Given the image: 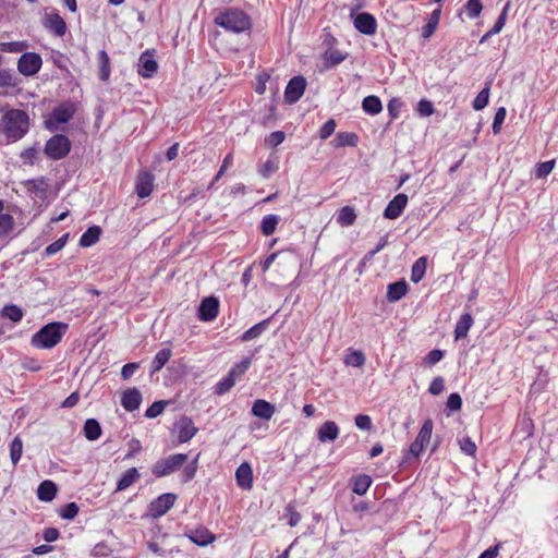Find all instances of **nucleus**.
Returning <instances> with one entry per match:
<instances>
[{"mask_svg": "<svg viewBox=\"0 0 558 558\" xmlns=\"http://www.w3.org/2000/svg\"><path fill=\"white\" fill-rule=\"evenodd\" d=\"M167 405L166 401H155L145 412L147 418H155L160 415Z\"/></svg>", "mask_w": 558, "mask_h": 558, "instance_id": "obj_53", "label": "nucleus"}, {"mask_svg": "<svg viewBox=\"0 0 558 558\" xmlns=\"http://www.w3.org/2000/svg\"><path fill=\"white\" fill-rule=\"evenodd\" d=\"M416 111L421 117H429L434 113L435 109L433 102L424 98L417 102Z\"/></svg>", "mask_w": 558, "mask_h": 558, "instance_id": "obj_52", "label": "nucleus"}, {"mask_svg": "<svg viewBox=\"0 0 558 558\" xmlns=\"http://www.w3.org/2000/svg\"><path fill=\"white\" fill-rule=\"evenodd\" d=\"M441 11L440 9H435L428 16L427 23L422 27L421 35L423 38H429L434 32L436 31L439 20H440Z\"/></svg>", "mask_w": 558, "mask_h": 558, "instance_id": "obj_31", "label": "nucleus"}, {"mask_svg": "<svg viewBox=\"0 0 558 558\" xmlns=\"http://www.w3.org/2000/svg\"><path fill=\"white\" fill-rule=\"evenodd\" d=\"M349 53L339 49V47H328L320 49L319 63L316 64V71L324 73L326 71L337 68L340 63L347 60Z\"/></svg>", "mask_w": 558, "mask_h": 558, "instance_id": "obj_5", "label": "nucleus"}, {"mask_svg": "<svg viewBox=\"0 0 558 558\" xmlns=\"http://www.w3.org/2000/svg\"><path fill=\"white\" fill-rule=\"evenodd\" d=\"M355 219H356L355 210L350 206L342 207L338 211L337 217H336L337 222L341 227H349V226L353 225Z\"/></svg>", "mask_w": 558, "mask_h": 558, "instance_id": "obj_37", "label": "nucleus"}, {"mask_svg": "<svg viewBox=\"0 0 558 558\" xmlns=\"http://www.w3.org/2000/svg\"><path fill=\"white\" fill-rule=\"evenodd\" d=\"M460 449L466 456H474L476 452V445L470 437H463L460 441Z\"/></svg>", "mask_w": 558, "mask_h": 558, "instance_id": "obj_56", "label": "nucleus"}, {"mask_svg": "<svg viewBox=\"0 0 558 558\" xmlns=\"http://www.w3.org/2000/svg\"><path fill=\"white\" fill-rule=\"evenodd\" d=\"M57 485L49 480L41 482L37 488V498L40 501H52L57 494Z\"/></svg>", "mask_w": 558, "mask_h": 558, "instance_id": "obj_28", "label": "nucleus"}, {"mask_svg": "<svg viewBox=\"0 0 558 558\" xmlns=\"http://www.w3.org/2000/svg\"><path fill=\"white\" fill-rule=\"evenodd\" d=\"M175 428L178 430L179 442L181 444L191 440L197 433V428L194 426L192 418L189 416H182L175 423Z\"/></svg>", "mask_w": 558, "mask_h": 558, "instance_id": "obj_17", "label": "nucleus"}, {"mask_svg": "<svg viewBox=\"0 0 558 558\" xmlns=\"http://www.w3.org/2000/svg\"><path fill=\"white\" fill-rule=\"evenodd\" d=\"M43 25L58 37H62L66 33V23L54 9L45 13Z\"/></svg>", "mask_w": 558, "mask_h": 558, "instance_id": "obj_12", "label": "nucleus"}, {"mask_svg": "<svg viewBox=\"0 0 558 558\" xmlns=\"http://www.w3.org/2000/svg\"><path fill=\"white\" fill-rule=\"evenodd\" d=\"M307 82L302 75L292 77L284 90V101L289 105L295 104L303 96Z\"/></svg>", "mask_w": 558, "mask_h": 558, "instance_id": "obj_11", "label": "nucleus"}, {"mask_svg": "<svg viewBox=\"0 0 558 558\" xmlns=\"http://www.w3.org/2000/svg\"><path fill=\"white\" fill-rule=\"evenodd\" d=\"M362 109L367 114H378L383 110L381 100L375 95L366 96L362 101Z\"/></svg>", "mask_w": 558, "mask_h": 558, "instance_id": "obj_34", "label": "nucleus"}, {"mask_svg": "<svg viewBox=\"0 0 558 558\" xmlns=\"http://www.w3.org/2000/svg\"><path fill=\"white\" fill-rule=\"evenodd\" d=\"M251 360L245 359L241 361L240 363L235 364L229 372V374H232V376L235 378L238 376L243 375L250 367Z\"/></svg>", "mask_w": 558, "mask_h": 558, "instance_id": "obj_60", "label": "nucleus"}, {"mask_svg": "<svg viewBox=\"0 0 558 558\" xmlns=\"http://www.w3.org/2000/svg\"><path fill=\"white\" fill-rule=\"evenodd\" d=\"M68 236H69L68 233L63 234L60 239H58L54 242H52L51 244H49L45 248L46 254L48 256H50V255H53V254L58 253L59 251H61L66 243Z\"/></svg>", "mask_w": 558, "mask_h": 558, "instance_id": "obj_54", "label": "nucleus"}, {"mask_svg": "<svg viewBox=\"0 0 558 558\" xmlns=\"http://www.w3.org/2000/svg\"><path fill=\"white\" fill-rule=\"evenodd\" d=\"M339 427L333 421L325 422L317 430V438L322 442H330L338 438Z\"/></svg>", "mask_w": 558, "mask_h": 558, "instance_id": "obj_22", "label": "nucleus"}, {"mask_svg": "<svg viewBox=\"0 0 558 558\" xmlns=\"http://www.w3.org/2000/svg\"><path fill=\"white\" fill-rule=\"evenodd\" d=\"M359 143V136L354 132H339L331 141V145L339 147H355Z\"/></svg>", "mask_w": 558, "mask_h": 558, "instance_id": "obj_27", "label": "nucleus"}, {"mask_svg": "<svg viewBox=\"0 0 558 558\" xmlns=\"http://www.w3.org/2000/svg\"><path fill=\"white\" fill-rule=\"evenodd\" d=\"M187 456L185 453H175L169 456L166 459L157 461L153 468L151 473L156 477H163L179 470L186 461Z\"/></svg>", "mask_w": 558, "mask_h": 558, "instance_id": "obj_6", "label": "nucleus"}, {"mask_svg": "<svg viewBox=\"0 0 558 558\" xmlns=\"http://www.w3.org/2000/svg\"><path fill=\"white\" fill-rule=\"evenodd\" d=\"M66 330L68 325L64 323H49L33 335L31 343L37 349H51L61 341Z\"/></svg>", "mask_w": 558, "mask_h": 558, "instance_id": "obj_3", "label": "nucleus"}, {"mask_svg": "<svg viewBox=\"0 0 558 558\" xmlns=\"http://www.w3.org/2000/svg\"><path fill=\"white\" fill-rule=\"evenodd\" d=\"M37 154L38 151L36 148L29 147L21 153V159L24 163L33 165L35 162V159L37 158Z\"/></svg>", "mask_w": 558, "mask_h": 558, "instance_id": "obj_64", "label": "nucleus"}, {"mask_svg": "<svg viewBox=\"0 0 558 558\" xmlns=\"http://www.w3.org/2000/svg\"><path fill=\"white\" fill-rule=\"evenodd\" d=\"M3 202L0 201V238L8 236L14 230V218L3 213Z\"/></svg>", "mask_w": 558, "mask_h": 558, "instance_id": "obj_33", "label": "nucleus"}, {"mask_svg": "<svg viewBox=\"0 0 558 558\" xmlns=\"http://www.w3.org/2000/svg\"><path fill=\"white\" fill-rule=\"evenodd\" d=\"M372 482L373 480L369 475L359 474L357 476H354L352 480V492L359 496H363L371 487Z\"/></svg>", "mask_w": 558, "mask_h": 558, "instance_id": "obj_30", "label": "nucleus"}, {"mask_svg": "<svg viewBox=\"0 0 558 558\" xmlns=\"http://www.w3.org/2000/svg\"><path fill=\"white\" fill-rule=\"evenodd\" d=\"M157 69L158 64L154 54L149 50L144 51L138 60V74L143 77H151Z\"/></svg>", "mask_w": 558, "mask_h": 558, "instance_id": "obj_18", "label": "nucleus"}, {"mask_svg": "<svg viewBox=\"0 0 558 558\" xmlns=\"http://www.w3.org/2000/svg\"><path fill=\"white\" fill-rule=\"evenodd\" d=\"M483 10L481 0H468L463 5V11L470 20H474L480 16Z\"/></svg>", "mask_w": 558, "mask_h": 558, "instance_id": "obj_43", "label": "nucleus"}, {"mask_svg": "<svg viewBox=\"0 0 558 558\" xmlns=\"http://www.w3.org/2000/svg\"><path fill=\"white\" fill-rule=\"evenodd\" d=\"M77 107L72 101L62 102L50 113L49 120L46 121V128L50 131L58 129V124L69 122L75 114Z\"/></svg>", "mask_w": 558, "mask_h": 558, "instance_id": "obj_7", "label": "nucleus"}, {"mask_svg": "<svg viewBox=\"0 0 558 558\" xmlns=\"http://www.w3.org/2000/svg\"><path fill=\"white\" fill-rule=\"evenodd\" d=\"M509 7H510L509 3H507L504 7V9L500 12L499 16L497 17L494 26L481 37L480 44L486 43L492 36L497 35L501 32V29L504 28L506 21H507Z\"/></svg>", "mask_w": 558, "mask_h": 558, "instance_id": "obj_24", "label": "nucleus"}, {"mask_svg": "<svg viewBox=\"0 0 558 558\" xmlns=\"http://www.w3.org/2000/svg\"><path fill=\"white\" fill-rule=\"evenodd\" d=\"M172 352L170 349H161L151 361V374L159 372L170 360Z\"/></svg>", "mask_w": 558, "mask_h": 558, "instance_id": "obj_38", "label": "nucleus"}, {"mask_svg": "<svg viewBox=\"0 0 558 558\" xmlns=\"http://www.w3.org/2000/svg\"><path fill=\"white\" fill-rule=\"evenodd\" d=\"M447 409L451 412L459 411L462 408V398L458 392H452L447 399Z\"/></svg>", "mask_w": 558, "mask_h": 558, "instance_id": "obj_57", "label": "nucleus"}, {"mask_svg": "<svg viewBox=\"0 0 558 558\" xmlns=\"http://www.w3.org/2000/svg\"><path fill=\"white\" fill-rule=\"evenodd\" d=\"M141 477L140 472L136 468H131L126 470L121 478L117 483V492H122L132 486L135 482H137Z\"/></svg>", "mask_w": 558, "mask_h": 558, "instance_id": "obj_29", "label": "nucleus"}, {"mask_svg": "<svg viewBox=\"0 0 558 558\" xmlns=\"http://www.w3.org/2000/svg\"><path fill=\"white\" fill-rule=\"evenodd\" d=\"M0 316L10 319L13 323H19L23 318V311L15 304H9L0 311Z\"/></svg>", "mask_w": 558, "mask_h": 558, "instance_id": "obj_40", "label": "nucleus"}, {"mask_svg": "<svg viewBox=\"0 0 558 558\" xmlns=\"http://www.w3.org/2000/svg\"><path fill=\"white\" fill-rule=\"evenodd\" d=\"M101 229L98 226L89 227L81 236L80 245L82 247H89L94 245L100 238Z\"/></svg>", "mask_w": 558, "mask_h": 558, "instance_id": "obj_35", "label": "nucleus"}, {"mask_svg": "<svg viewBox=\"0 0 558 558\" xmlns=\"http://www.w3.org/2000/svg\"><path fill=\"white\" fill-rule=\"evenodd\" d=\"M235 384V378L232 376V374L227 375V377L222 378L220 381L217 383L215 387V392L217 395H223L227 391H229Z\"/></svg>", "mask_w": 558, "mask_h": 558, "instance_id": "obj_47", "label": "nucleus"}, {"mask_svg": "<svg viewBox=\"0 0 558 558\" xmlns=\"http://www.w3.org/2000/svg\"><path fill=\"white\" fill-rule=\"evenodd\" d=\"M286 138V134L282 131H275L269 134L266 138V144L270 147H277L280 145Z\"/></svg>", "mask_w": 558, "mask_h": 558, "instance_id": "obj_59", "label": "nucleus"}, {"mask_svg": "<svg viewBox=\"0 0 558 558\" xmlns=\"http://www.w3.org/2000/svg\"><path fill=\"white\" fill-rule=\"evenodd\" d=\"M214 22L227 32L235 34L250 31L252 26L250 16L244 11L233 8L219 12Z\"/></svg>", "mask_w": 558, "mask_h": 558, "instance_id": "obj_2", "label": "nucleus"}, {"mask_svg": "<svg viewBox=\"0 0 558 558\" xmlns=\"http://www.w3.org/2000/svg\"><path fill=\"white\" fill-rule=\"evenodd\" d=\"M408 204V196L403 193L397 194L386 206L384 217L386 219L395 220L399 218Z\"/></svg>", "mask_w": 558, "mask_h": 558, "instance_id": "obj_14", "label": "nucleus"}, {"mask_svg": "<svg viewBox=\"0 0 558 558\" xmlns=\"http://www.w3.org/2000/svg\"><path fill=\"white\" fill-rule=\"evenodd\" d=\"M189 538L192 543L198 546H207L211 544L216 537L209 530L202 527L191 531Z\"/></svg>", "mask_w": 558, "mask_h": 558, "instance_id": "obj_26", "label": "nucleus"}, {"mask_svg": "<svg viewBox=\"0 0 558 558\" xmlns=\"http://www.w3.org/2000/svg\"><path fill=\"white\" fill-rule=\"evenodd\" d=\"M555 163L554 159L538 162L535 167V177L537 179L546 178L555 168Z\"/></svg>", "mask_w": 558, "mask_h": 558, "instance_id": "obj_46", "label": "nucleus"}, {"mask_svg": "<svg viewBox=\"0 0 558 558\" xmlns=\"http://www.w3.org/2000/svg\"><path fill=\"white\" fill-rule=\"evenodd\" d=\"M355 425L362 430H371L372 418L366 414H357L354 418Z\"/></svg>", "mask_w": 558, "mask_h": 558, "instance_id": "obj_62", "label": "nucleus"}, {"mask_svg": "<svg viewBox=\"0 0 558 558\" xmlns=\"http://www.w3.org/2000/svg\"><path fill=\"white\" fill-rule=\"evenodd\" d=\"M84 435L88 440H96L101 435V427L97 420L88 418L84 424Z\"/></svg>", "mask_w": 558, "mask_h": 558, "instance_id": "obj_39", "label": "nucleus"}, {"mask_svg": "<svg viewBox=\"0 0 558 558\" xmlns=\"http://www.w3.org/2000/svg\"><path fill=\"white\" fill-rule=\"evenodd\" d=\"M444 389H445V381H444V378L440 376L435 377L428 387V391L434 396L441 393L444 391Z\"/></svg>", "mask_w": 558, "mask_h": 558, "instance_id": "obj_63", "label": "nucleus"}, {"mask_svg": "<svg viewBox=\"0 0 558 558\" xmlns=\"http://www.w3.org/2000/svg\"><path fill=\"white\" fill-rule=\"evenodd\" d=\"M409 286L404 280L395 281L387 287L386 299L390 303L398 302L408 292Z\"/></svg>", "mask_w": 558, "mask_h": 558, "instance_id": "obj_21", "label": "nucleus"}, {"mask_svg": "<svg viewBox=\"0 0 558 558\" xmlns=\"http://www.w3.org/2000/svg\"><path fill=\"white\" fill-rule=\"evenodd\" d=\"M269 323L270 318H267L258 324H255L253 327H251L250 329L242 333V336L240 337L241 341L247 342L258 338L267 329Z\"/></svg>", "mask_w": 558, "mask_h": 558, "instance_id": "obj_32", "label": "nucleus"}, {"mask_svg": "<svg viewBox=\"0 0 558 558\" xmlns=\"http://www.w3.org/2000/svg\"><path fill=\"white\" fill-rule=\"evenodd\" d=\"M473 324L474 319L470 313L462 314L454 327V339L465 338Z\"/></svg>", "mask_w": 558, "mask_h": 558, "instance_id": "obj_25", "label": "nucleus"}, {"mask_svg": "<svg viewBox=\"0 0 558 558\" xmlns=\"http://www.w3.org/2000/svg\"><path fill=\"white\" fill-rule=\"evenodd\" d=\"M98 59L100 62V78L102 81H106L110 74L109 57L105 50H100L99 54H98Z\"/></svg>", "mask_w": 558, "mask_h": 558, "instance_id": "obj_49", "label": "nucleus"}, {"mask_svg": "<svg viewBox=\"0 0 558 558\" xmlns=\"http://www.w3.org/2000/svg\"><path fill=\"white\" fill-rule=\"evenodd\" d=\"M16 85V77L11 70H0V87H13Z\"/></svg>", "mask_w": 558, "mask_h": 558, "instance_id": "obj_51", "label": "nucleus"}, {"mask_svg": "<svg viewBox=\"0 0 558 558\" xmlns=\"http://www.w3.org/2000/svg\"><path fill=\"white\" fill-rule=\"evenodd\" d=\"M445 352L440 349H433L424 357V363L427 365H435L442 360Z\"/></svg>", "mask_w": 558, "mask_h": 558, "instance_id": "obj_58", "label": "nucleus"}, {"mask_svg": "<svg viewBox=\"0 0 558 558\" xmlns=\"http://www.w3.org/2000/svg\"><path fill=\"white\" fill-rule=\"evenodd\" d=\"M344 363L348 366L361 367L365 364V355L360 350L349 349L344 357Z\"/></svg>", "mask_w": 558, "mask_h": 558, "instance_id": "obj_41", "label": "nucleus"}, {"mask_svg": "<svg viewBox=\"0 0 558 558\" xmlns=\"http://www.w3.org/2000/svg\"><path fill=\"white\" fill-rule=\"evenodd\" d=\"M78 511L80 508L75 502H69L59 511V514L64 520H73Z\"/></svg>", "mask_w": 558, "mask_h": 558, "instance_id": "obj_50", "label": "nucleus"}, {"mask_svg": "<svg viewBox=\"0 0 558 558\" xmlns=\"http://www.w3.org/2000/svg\"><path fill=\"white\" fill-rule=\"evenodd\" d=\"M219 313V301L215 296L205 298L198 307V318L203 322L214 320Z\"/></svg>", "mask_w": 558, "mask_h": 558, "instance_id": "obj_13", "label": "nucleus"}, {"mask_svg": "<svg viewBox=\"0 0 558 558\" xmlns=\"http://www.w3.org/2000/svg\"><path fill=\"white\" fill-rule=\"evenodd\" d=\"M154 175L148 171H141L136 177L135 191L138 197L149 196L154 190Z\"/></svg>", "mask_w": 558, "mask_h": 558, "instance_id": "obj_16", "label": "nucleus"}, {"mask_svg": "<svg viewBox=\"0 0 558 558\" xmlns=\"http://www.w3.org/2000/svg\"><path fill=\"white\" fill-rule=\"evenodd\" d=\"M22 452H23V442H22L21 438L19 436H16V437H14V439L12 440V442L10 445V458H11V461L14 466L19 463V461L22 457Z\"/></svg>", "mask_w": 558, "mask_h": 558, "instance_id": "obj_45", "label": "nucleus"}, {"mask_svg": "<svg viewBox=\"0 0 558 558\" xmlns=\"http://www.w3.org/2000/svg\"><path fill=\"white\" fill-rule=\"evenodd\" d=\"M336 121L333 119H329L324 125L319 129V137L322 140L328 138L336 130Z\"/></svg>", "mask_w": 558, "mask_h": 558, "instance_id": "obj_61", "label": "nucleus"}, {"mask_svg": "<svg viewBox=\"0 0 558 558\" xmlns=\"http://www.w3.org/2000/svg\"><path fill=\"white\" fill-rule=\"evenodd\" d=\"M433 421L427 418L424 421L415 440L410 445L407 452L403 454V462H409L412 459H417L425 447L429 444L433 433Z\"/></svg>", "mask_w": 558, "mask_h": 558, "instance_id": "obj_4", "label": "nucleus"}, {"mask_svg": "<svg viewBox=\"0 0 558 558\" xmlns=\"http://www.w3.org/2000/svg\"><path fill=\"white\" fill-rule=\"evenodd\" d=\"M426 266H427V258L425 256H422L417 258L411 268V280L414 283L420 282L426 272Z\"/></svg>", "mask_w": 558, "mask_h": 558, "instance_id": "obj_36", "label": "nucleus"}, {"mask_svg": "<svg viewBox=\"0 0 558 558\" xmlns=\"http://www.w3.org/2000/svg\"><path fill=\"white\" fill-rule=\"evenodd\" d=\"M71 150V142L63 134L50 137L45 145V154L52 160L64 158Z\"/></svg>", "mask_w": 558, "mask_h": 558, "instance_id": "obj_8", "label": "nucleus"}, {"mask_svg": "<svg viewBox=\"0 0 558 558\" xmlns=\"http://www.w3.org/2000/svg\"><path fill=\"white\" fill-rule=\"evenodd\" d=\"M279 223V217L277 215H267L260 222V231L264 235L269 236L275 231Z\"/></svg>", "mask_w": 558, "mask_h": 558, "instance_id": "obj_42", "label": "nucleus"}, {"mask_svg": "<svg viewBox=\"0 0 558 558\" xmlns=\"http://www.w3.org/2000/svg\"><path fill=\"white\" fill-rule=\"evenodd\" d=\"M29 130V117L21 109L7 110L0 120V131L9 141L23 138Z\"/></svg>", "mask_w": 558, "mask_h": 558, "instance_id": "obj_1", "label": "nucleus"}, {"mask_svg": "<svg viewBox=\"0 0 558 558\" xmlns=\"http://www.w3.org/2000/svg\"><path fill=\"white\" fill-rule=\"evenodd\" d=\"M43 65L41 57L36 52L23 53L17 62V70L25 76H32L39 72Z\"/></svg>", "mask_w": 558, "mask_h": 558, "instance_id": "obj_10", "label": "nucleus"}, {"mask_svg": "<svg viewBox=\"0 0 558 558\" xmlns=\"http://www.w3.org/2000/svg\"><path fill=\"white\" fill-rule=\"evenodd\" d=\"M177 495L172 493H165L155 498L148 505L147 515L157 519L166 514L174 505Z\"/></svg>", "mask_w": 558, "mask_h": 558, "instance_id": "obj_9", "label": "nucleus"}, {"mask_svg": "<svg viewBox=\"0 0 558 558\" xmlns=\"http://www.w3.org/2000/svg\"><path fill=\"white\" fill-rule=\"evenodd\" d=\"M489 86L486 85L474 98L472 102V107L474 110L480 111L483 110L489 101Z\"/></svg>", "mask_w": 558, "mask_h": 558, "instance_id": "obj_44", "label": "nucleus"}, {"mask_svg": "<svg viewBox=\"0 0 558 558\" xmlns=\"http://www.w3.org/2000/svg\"><path fill=\"white\" fill-rule=\"evenodd\" d=\"M507 110L505 107H500L496 110L492 130L494 134H499L501 131L502 123L505 122Z\"/></svg>", "mask_w": 558, "mask_h": 558, "instance_id": "obj_48", "label": "nucleus"}, {"mask_svg": "<svg viewBox=\"0 0 558 558\" xmlns=\"http://www.w3.org/2000/svg\"><path fill=\"white\" fill-rule=\"evenodd\" d=\"M354 27L363 35L372 36L377 31V22L373 14L359 13L354 19Z\"/></svg>", "mask_w": 558, "mask_h": 558, "instance_id": "obj_15", "label": "nucleus"}, {"mask_svg": "<svg viewBox=\"0 0 558 558\" xmlns=\"http://www.w3.org/2000/svg\"><path fill=\"white\" fill-rule=\"evenodd\" d=\"M275 407L266 400L258 399L253 403L252 414L263 420H270L275 414Z\"/></svg>", "mask_w": 558, "mask_h": 558, "instance_id": "obj_23", "label": "nucleus"}, {"mask_svg": "<svg viewBox=\"0 0 558 558\" xmlns=\"http://www.w3.org/2000/svg\"><path fill=\"white\" fill-rule=\"evenodd\" d=\"M235 480L239 487L250 490L253 486V470L247 462H243L235 471Z\"/></svg>", "mask_w": 558, "mask_h": 558, "instance_id": "obj_19", "label": "nucleus"}, {"mask_svg": "<svg viewBox=\"0 0 558 558\" xmlns=\"http://www.w3.org/2000/svg\"><path fill=\"white\" fill-rule=\"evenodd\" d=\"M141 402L142 395L136 388L125 390L121 398L122 407L129 412L137 410L141 405Z\"/></svg>", "mask_w": 558, "mask_h": 558, "instance_id": "obj_20", "label": "nucleus"}, {"mask_svg": "<svg viewBox=\"0 0 558 558\" xmlns=\"http://www.w3.org/2000/svg\"><path fill=\"white\" fill-rule=\"evenodd\" d=\"M403 107V101L400 98H392L387 105V110L391 119H397Z\"/></svg>", "mask_w": 558, "mask_h": 558, "instance_id": "obj_55", "label": "nucleus"}]
</instances>
